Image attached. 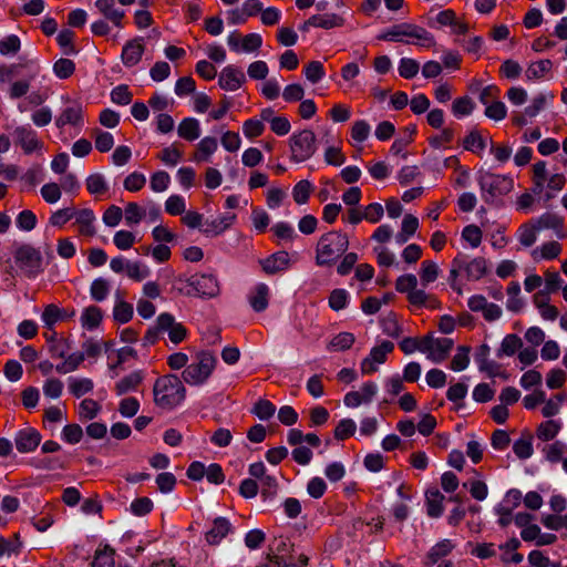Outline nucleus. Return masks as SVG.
<instances>
[{
	"label": "nucleus",
	"mask_w": 567,
	"mask_h": 567,
	"mask_svg": "<svg viewBox=\"0 0 567 567\" xmlns=\"http://www.w3.org/2000/svg\"><path fill=\"white\" fill-rule=\"evenodd\" d=\"M349 247V239L341 231H329L323 234L316 247V264L320 267L333 265Z\"/></svg>",
	"instance_id": "nucleus-2"
},
{
	"label": "nucleus",
	"mask_w": 567,
	"mask_h": 567,
	"mask_svg": "<svg viewBox=\"0 0 567 567\" xmlns=\"http://www.w3.org/2000/svg\"><path fill=\"white\" fill-rule=\"evenodd\" d=\"M560 427V422L555 420L542 422L536 429V436L543 442L551 441L557 436Z\"/></svg>",
	"instance_id": "nucleus-34"
},
{
	"label": "nucleus",
	"mask_w": 567,
	"mask_h": 567,
	"mask_svg": "<svg viewBox=\"0 0 567 567\" xmlns=\"http://www.w3.org/2000/svg\"><path fill=\"white\" fill-rule=\"evenodd\" d=\"M12 135L14 143L23 150L24 154H31L43 147V143L38 138L37 132L30 125L17 126Z\"/></svg>",
	"instance_id": "nucleus-11"
},
{
	"label": "nucleus",
	"mask_w": 567,
	"mask_h": 567,
	"mask_svg": "<svg viewBox=\"0 0 567 567\" xmlns=\"http://www.w3.org/2000/svg\"><path fill=\"white\" fill-rule=\"evenodd\" d=\"M85 185L87 192L96 197L104 196L110 188L105 177L100 173L89 175Z\"/></svg>",
	"instance_id": "nucleus-30"
},
{
	"label": "nucleus",
	"mask_w": 567,
	"mask_h": 567,
	"mask_svg": "<svg viewBox=\"0 0 567 567\" xmlns=\"http://www.w3.org/2000/svg\"><path fill=\"white\" fill-rule=\"evenodd\" d=\"M467 394V385L463 382H457L451 385L446 392V398L451 402L456 404V410L464 406L462 402Z\"/></svg>",
	"instance_id": "nucleus-47"
},
{
	"label": "nucleus",
	"mask_w": 567,
	"mask_h": 567,
	"mask_svg": "<svg viewBox=\"0 0 567 567\" xmlns=\"http://www.w3.org/2000/svg\"><path fill=\"white\" fill-rule=\"evenodd\" d=\"M426 498V513L432 518H437L443 514L444 495L439 489L427 491Z\"/></svg>",
	"instance_id": "nucleus-26"
},
{
	"label": "nucleus",
	"mask_w": 567,
	"mask_h": 567,
	"mask_svg": "<svg viewBox=\"0 0 567 567\" xmlns=\"http://www.w3.org/2000/svg\"><path fill=\"white\" fill-rule=\"evenodd\" d=\"M94 6L105 20L110 21L116 28L123 27L125 12L116 8L115 0H96Z\"/></svg>",
	"instance_id": "nucleus-19"
},
{
	"label": "nucleus",
	"mask_w": 567,
	"mask_h": 567,
	"mask_svg": "<svg viewBox=\"0 0 567 567\" xmlns=\"http://www.w3.org/2000/svg\"><path fill=\"white\" fill-rule=\"evenodd\" d=\"M455 545L450 539H443L435 544L431 549L429 550L426 555L425 565L426 567H432L435 565L441 558L446 557L452 553Z\"/></svg>",
	"instance_id": "nucleus-24"
},
{
	"label": "nucleus",
	"mask_w": 567,
	"mask_h": 567,
	"mask_svg": "<svg viewBox=\"0 0 567 567\" xmlns=\"http://www.w3.org/2000/svg\"><path fill=\"white\" fill-rule=\"evenodd\" d=\"M408 22H403L400 24L392 25L390 29H388L385 32L378 35L379 40L384 41H396V42H404L405 35H408V29H409Z\"/></svg>",
	"instance_id": "nucleus-38"
},
{
	"label": "nucleus",
	"mask_w": 567,
	"mask_h": 567,
	"mask_svg": "<svg viewBox=\"0 0 567 567\" xmlns=\"http://www.w3.org/2000/svg\"><path fill=\"white\" fill-rule=\"evenodd\" d=\"M101 411V405L93 399H84L79 405V416L81 420H92Z\"/></svg>",
	"instance_id": "nucleus-50"
},
{
	"label": "nucleus",
	"mask_w": 567,
	"mask_h": 567,
	"mask_svg": "<svg viewBox=\"0 0 567 567\" xmlns=\"http://www.w3.org/2000/svg\"><path fill=\"white\" fill-rule=\"evenodd\" d=\"M477 181L486 203H492L496 198L507 195L514 187L512 177L491 172H480Z\"/></svg>",
	"instance_id": "nucleus-4"
},
{
	"label": "nucleus",
	"mask_w": 567,
	"mask_h": 567,
	"mask_svg": "<svg viewBox=\"0 0 567 567\" xmlns=\"http://www.w3.org/2000/svg\"><path fill=\"white\" fill-rule=\"evenodd\" d=\"M144 51L143 38H134L124 44L121 60L126 68H133L142 60Z\"/></svg>",
	"instance_id": "nucleus-16"
},
{
	"label": "nucleus",
	"mask_w": 567,
	"mask_h": 567,
	"mask_svg": "<svg viewBox=\"0 0 567 567\" xmlns=\"http://www.w3.org/2000/svg\"><path fill=\"white\" fill-rule=\"evenodd\" d=\"M305 76L311 83H318L324 76V68L320 61H311L303 69Z\"/></svg>",
	"instance_id": "nucleus-58"
},
{
	"label": "nucleus",
	"mask_w": 567,
	"mask_h": 567,
	"mask_svg": "<svg viewBox=\"0 0 567 567\" xmlns=\"http://www.w3.org/2000/svg\"><path fill=\"white\" fill-rule=\"evenodd\" d=\"M538 231L534 220L523 224L518 229V240L524 247H530L535 244Z\"/></svg>",
	"instance_id": "nucleus-41"
},
{
	"label": "nucleus",
	"mask_w": 567,
	"mask_h": 567,
	"mask_svg": "<svg viewBox=\"0 0 567 567\" xmlns=\"http://www.w3.org/2000/svg\"><path fill=\"white\" fill-rule=\"evenodd\" d=\"M102 310L96 306L86 307L81 316V323L84 328L93 330L97 328L102 321Z\"/></svg>",
	"instance_id": "nucleus-35"
},
{
	"label": "nucleus",
	"mask_w": 567,
	"mask_h": 567,
	"mask_svg": "<svg viewBox=\"0 0 567 567\" xmlns=\"http://www.w3.org/2000/svg\"><path fill=\"white\" fill-rule=\"evenodd\" d=\"M439 276V267L432 260H424L420 268L421 284L426 287L429 284L434 282Z\"/></svg>",
	"instance_id": "nucleus-44"
},
{
	"label": "nucleus",
	"mask_w": 567,
	"mask_h": 567,
	"mask_svg": "<svg viewBox=\"0 0 567 567\" xmlns=\"http://www.w3.org/2000/svg\"><path fill=\"white\" fill-rule=\"evenodd\" d=\"M474 107V102L468 96H463L453 102L452 112L456 117H462L470 115Z\"/></svg>",
	"instance_id": "nucleus-56"
},
{
	"label": "nucleus",
	"mask_w": 567,
	"mask_h": 567,
	"mask_svg": "<svg viewBox=\"0 0 567 567\" xmlns=\"http://www.w3.org/2000/svg\"><path fill=\"white\" fill-rule=\"evenodd\" d=\"M153 393L157 406L172 410L184 401L186 389L177 375L166 374L155 381Z\"/></svg>",
	"instance_id": "nucleus-1"
},
{
	"label": "nucleus",
	"mask_w": 567,
	"mask_h": 567,
	"mask_svg": "<svg viewBox=\"0 0 567 567\" xmlns=\"http://www.w3.org/2000/svg\"><path fill=\"white\" fill-rule=\"evenodd\" d=\"M227 44L233 52L251 53L260 49L262 44V38L258 33H249L244 37L238 31H233L227 37Z\"/></svg>",
	"instance_id": "nucleus-10"
},
{
	"label": "nucleus",
	"mask_w": 567,
	"mask_h": 567,
	"mask_svg": "<svg viewBox=\"0 0 567 567\" xmlns=\"http://www.w3.org/2000/svg\"><path fill=\"white\" fill-rule=\"evenodd\" d=\"M537 229H555L563 227V218L557 214L545 213L537 219H533Z\"/></svg>",
	"instance_id": "nucleus-43"
},
{
	"label": "nucleus",
	"mask_w": 567,
	"mask_h": 567,
	"mask_svg": "<svg viewBox=\"0 0 567 567\" xmlns=\"http://www.w3.org/2000/svg\"><path fill=\"white\" fill-rule=\"evenodd\" d=\"M75 223L79 225V233L82 236L92 237L95 235L96 230L94 227L95 215L92 209L84 208L78 212H74Z\"/></svg>",
	"instance_id": "nucleus-22"
},
{
	"label": "nucleus",
	"mask_w": 567,
	"mask_h": 567,
	"mask_svg": "<svg viewBox=\"0 0 567 567\" xmlns=\"http://www.w3.org/2000/svg\"><path fill=\"white\" fill-rule=\"evenodd\" d=\"M133 317V306L126 301H116L113 309V318L118 323H126Z\"/></svg>",
	"instance_id": "nucleus-48"
},
{
	"label": "nucleus",
	"mask_w": 567,
	"mask_h": 567,
	"mask_svg": "<svg viewBox=\"0 0 567 567\" xmlns=\"http://www.w3.org/2000/svg\"><path fill=\"white\" fill-rule=\"evenodd\" d=\"M125 274L132 280L142 281L150 276L151 271L142 261H130Z\"/></svg>",
	"instance_id": "nucleus-51"
},
{
	"label": "nucleus",
	"mask_w": 567,
	"mask_h": 567,
	"mask_svg": "<svg viewBox=\"0 0 567 567\" xmlns=\"http://www.w3.org/2000/svg\"><path fill=\"white\" fill-rule=\"evenodd\" d=\"M523 347L522 339L514 333L507 334L502 343L501 348L497 350V357L502 358L503 355L512 357Z\"/></svg>",
	"instance_id": "nucleus-36"
},
{
	"label": "nucleus",
	"mask_w": 567,
	"mask_h": 567,
	"mask_svg": "<svg viewBox=\"0 0 567 567\" xmlns=\"http://www.w3.org/2000/svg\"><path fill=\"white\" fill-rule=\"evenodd\" d=\"M463 486H468L471 496L476 501H484L488 495L487 485L483 481L471 480L467 483H464Z\"/></svg>",
	"instance_id": "nucleus-60"
},
{
	"label": "nucleus",
	"mask_w": 567,
	"mask_h": 567,
	"mask_svg": "<svg viewBox=\"0 0 567 567\" xmlns=\"http://www.w3.org/2000/svg\"><path fill=\"white\" fill-rule=\"evenodd\" d=\"M143 380L141 371H134L128 375L122 378L115 385V392L117 395H123L130 391L136 390Z\"/></svg>",
	"instance_id": "nucleus-31"
},
{
	"label": "nucleus",
	"mask_w": 567,
	"mask_h": 567,
	"mask_svg": "<svg viewBox=\"0 0 567 567\" xmlns=\"http://www.w3.org/2000/svg\"><path fill=\"white\" fill-rule=\"evenodd\" d=\"M566 451L567 446L560 441H555L554 443L546 445L544 447L546 458L550 463H557L563 461V455L566 453Z\"/></svg>",
	"instance_id": "nucleus-53"
},
{
	"label": "nucleus",
	"mask_w": 567,
	"mask_h": 567,
	"mask_svg": "<svg viewBox=\"0 0 567 567\" xmlns=\"http://www.w3.org/2000/svg\"><path fill=\"white\" fill-rule=\"evenodd\" d=\"M115 550L109 545L97 549L92 561V567H114Z\"/></svg>",
	"instance_id": "nucleus-42"
},
{
	"label": "nucleus",
	"mask_w": 567,
	"mask_h": 567,
	"mask_svg": "<svg viewBox=\"0 0 567 567\" xmlns=\"http://www.w3.org/2000/svg\"><path fill=\"white\" fill-rule=\"evenodd\" d=\"M357 425L351 419H342L334 429V439L344 441L352 436L355 432Z\"/></svg>",
	"instance_id": "nucleus-52"
},
{
	"label": "nucleus",
	"mask_w": 567,
	"mask_h": 567,
	"mask_svg": "<svg viewBox=\"0 0 567 567\" xmlns=\"http://www.w3.org/2000/svg\"><path fill=\"white\" fill-rule=\"evenodd\" d=\"M93 381L89 378H70L69 379V391L75 398H81L84 394L91 392L93 390Z\"/></svg>",
	"instance_id": "nucleus-39"
},
{
	"label": "nucleus",
	"mask_w": 567,
	"mask_h": 567,
	"mask_svg": "<svg viewBox=\"0 0 567 567\" xmlns=\"http://www.w3.org/2000/svg\"><path fill=\"white\" fill-rule=\"evenodd\" d=\"M453 344V340L449 338L435 339L432 350L427 354V358L434 363L443 362L447 358L450 351L452 350Z\"/></svg>",
	"instance_id": "nucleus-25"
},
{
	"label": "nucleus",
	"mask_w": 567,
	"mask_h": 567,
	"mask_svg": "<svg viewBox=\"0 0 567 567\" xmlns=\"http://www.w3.org/2000/svg\"><path fill=\"white\" fill-rule=\"evenodd\" d=\"M269 557L270 561L275 566L282 564L287 559L296 557L293 553V545L290 539L284 536L275 537L269 545Z\"/></svg>",
	"instance_id": "nucleus-12"
},
{
	"label": "nucleus",
	"mask_w": 567,
	"mask_h": 567,
	"mask_svg": "<svg viewBox=\"0 0 567 567\" xmlns=\"http://www.w3.org/2000/svg\"><path fill=\"white\" fill-rule=\"evenodd\" d=\"M408 40H405V43L408 44H415L421 48H432L435 45V38L434 35L429 32L423 27H420L417 24L410 23L408 29Z\"/></svg>",
	"instance_id": "nucleus-20"
},
{
	"label": "nucleus",
	"mask_w": 567,
	"mask_h": 567,
	"mask_svg": "<svg viewBox=\"0 0 567 567\" xmlns=\"http://www.w3.org/2000/svg\"><path fill=\"white\" fill-rule=\"evenodd\" d=\"M533 451V435L528 432L523 433L513 444V452L520 460L529 458Z\"/></svg>",
	"instance_id": "nucleus-32"
},
{
	"label": "nucleus",
	"mask_w": 567,
	"mask_h": 567,
	"mask_svg": "<svg viewBox=\"0 0 567 567\" xmlns=\"http://www.w3.org/2000/svg\"><path fill=\"white\" fill-rule=\"evenodd\" d=\"M185 281L193 289L194 293L199 297L212 298L219 292L218 280L214 275L195 274Z\"/></svg>",
	"instance_id": "nucleus-8"
},
{
	"label": "nucleus",
	"mask_w": 567,
	"mask_h": 567,
	"mask_svg": "<svg viewBox=\"0 0 567 567\" xmlns=\"http://www.w3.org/2000/svg\"><path fill=\"white\" fill-rule=\"evenodd\" d=\"M177 133L179 137L193 142L200 136V124L194 117H186L179 123Z\"/></svg>",
	"instance_id": "nucleus-27"
},
{
	"label": "nucleus",
	"mask_w": 567,
	"mask_h": 567,
	"mask_svg": "<svg viewBox=\"0 0 567 567\" xmlns=\"http://www.w3.org/2000/svg\"><path fill=\"white\" fill-rule=\"evenodd\" d=\"M464 272L468 280H480L487 272V260L484 257L471 258L468 255L458 252L451 262L449 281L455 289L457 277Z\"/></svg>",
	"instance_id": "nucleus-3"
},
{
	"label": "nucleus",
	"mask_w": 567,
	"mask_h": 567,
	"mask_svg": "<svg viewBox=\"0 0 567 567\" xmlns=\"http://www.w3.org/2000/svg\"><path fill=\"white\" fill-rule=\"evenodd\" d=\"M75 71V64L70 59H59L53 65V72L59 79H68Z\"/></svg>",
	"instance_id": "nucleus-63"
},
{
	"label": "nucleus",
	"mask_w": 567,
	"mask_h": 567,
	"mask_svg": "<svg viewBox=\"0 0 567 567\" xmlns=\"http://www.w3.org/2000/svg\"><path fill=\"white\" fill-rule=\"evenodd\" d=\"M349 293L346 289H333L329 296V307L334 311L344 309L348 305Z\"/></svg>",
	"instance_id": "nucleus-54"
},
{
	"label": "nucleus",
	"mask_w": 567,
	"mask_h": 567,
	"mask_svg": "<svg viewBox=\"0 0 567 567\" xmlns=\"http://www.w3.org/2000/svg\"><path fill=\"white\" fill-rule=\"evenodd\" d=\"M235 220L236 215L233 213L220 215L212 220L206 219L200 231L206 236H219L230 228Z\"/></svg>",
	"instance_id": "nucleus-18"
},
{
	"label": "nucleus",
	"mask_w": 567,
	"mask_h": 567,
	"mask_svg": "<svg viewBox=\"0 0 567 567\" xmlns=\"http://www.w3.org/2000/svg\"><path fill=\"white\" fill-rule=\"evenodd\" d=\"M262 271L267 275H276L290 267L289 254L285 250L277 251L267 258L260 259Z\"/></svg>",
	"instance_id": "nucleus-17"
},
{
	"label": "nucleus",
	"mask_w": 567,
	"mask_h": 567,
	"mask_svg": "<svg viewBox=\"0 0 567 567\" xmlns=\"http://www.w3.org/2000/svg\"><path fill=\"white\" fill-rule=\"evenodd\" d=\"M133 94L126 84H120L111 91V100L118 105H127L132 102Z\"/></svg>",
	"instance_id": "nucleus-57"
},
{
	"label": "nucleus",
	"mask_w": 567,
	"mask_h": 567,
	"mask_svg": "<svg viewBox=\"0 0 567 567\" xmlns=\"http://www.w3.org/2000/svg\"><path fill=\"white\" fill-rule=\"evenodd\" d=\"M13 258L22 274L30 279L38 277L43 271L41 251L29 244L17 245Z\"/></svg>",
	"instance_id": "nucleus-5"
},
{
	"label": "nucleus",
	"mask_w": 567,
	"mask_h": 567,
	"mask_svg": "<svg viewBox=\"0 0 567 567\" xmlns=\"http://www.w3.org/2000/svg\"><path fill=\"white\" fill-rule=\"evenodd\" d=\"M275 404L266 399L258 400L251 410V413L264 421L269 420L275 414Z\"/></svg>",
	"instance_id": "nucleus-49"
},
{
	"label": "nucleus",
	"mask_w": 567,
	"mask_h": 567,
	"mask_svg": "<svg viewBox=\"0 0 567 567\" xmlns=\"http://www.w3.org/2000/svg\"><path fill=\"white\" fill-rule=\"evenodd\" d=\"M49 353L53 359H64L68 352L71 350V347L68 340L60 338L59 340H53L48 346Z\"/></svg>",
	"instance_id": "nucleus-64"
},
{
	"label": "nucleus",
	"mask_w": 567,
	"mask_h": 567,
	"mask_svg": "<svg viewBox=\"0 0 567 567\" xmlns=\"http://www.w3.org/2000/svg\"><path fill=\"white\" fill-rule=\"evenodd\" d=\"M312 189V184L308 179H302L298 182L292 189L293 200L298 205L306 204L310 197Z\"/></svg>",
	"instance_id": "nucleus-46"
},
{
	"label": "nucleus",
	"mask_w": 567,
	"mask_h": 567,
	"mask_svg": "<svg viewBox=\"0 0 567 567\" xmlns=\"http://www.w3.org/2000/svg\"><path fill=\"white\" fill-rule=\"evenodd\" d=\"M218 146L217 140L215 137L206 136L197 145V151L194 154V161L196 162H207L209 156L216 152Z\"/></svg>",
	"instance_id": "nucleus-33"
},
{
	"label": "nucleus",
	"mask_w": 567,
	"mask_h": 567,
	"mask_svg": "<svg viewBox=\"0 0 567 567\" xmlns=\"http://www.w3.org/2000/svg\"><path fill=\"white\" fill-rule=\"evenodd\" d=\"M470 347L461 346L457 348V353L453 357L451 361V369L453 371H463L467 368L470 363Z\"/></svg>",
	"instance_id": "nucleus-55"
},
{
	"label": "nucleus",
	"mask_w": 567,
	"mask_h": 567,
	"mask_svg": "<svg viewBox=\"0 0 567 567\" xmlns=\"http://www.w3.org/2000/svg\"><path fill=\"white\" fill-rule=\"evenodd\" d=\"M248 300L255 311L261 312L266 310L269 303V287L264 282L256 285Z\"/></svg>",
	"instance_id": "nucleus-23"
},
{
	"label": "nucleus",
	"mask_w": 567,
	"mask_h": 567,
	"mask_svg": "<svg viewBox=\"0 0 567 567\" xmlns=\"http://www.w3.org/2000/svg\"><path fill=\"white\" fill-rule=\"evenodd\" d=\"M41 439V434L35 429H21L14 437L16 447L20 453L33 452L39 446Z\"/></svg>",
	"instance_id": "nucleus-15"
},
{
	"label": "nucleus",
	"mask_w": 567,
	"mask_h": 567,
	"mask_svg": "<svg viewBox=\"0 0 567 567\" xmlns=\"http://www.w3.org/2000/svg\"><path fill=\"white\" fill-rule=\"evenodd\" d=\"M246 82L241 69L235 65L225 66L218 78V85L225 91H236Z\"/></svg>",
	"instance_id": "nucleus-14"
},
{
	"label": "nucleus",
	"mask_w": 567,
	"mask_h": 567,
	"mask_svg": "<svg viewBox=\"0 0 567 567\" xmlns=\"http://www.w3.org/2000/svg\"><path fill=\"white\" fill-rule=\"evenodd\" d=\"M344 23V19L336 13H327V14H315L310 17L309 24H312L315 28L322 29H332L337 27H342Z\"/></svg>",
	"instance_id": "nucleus-29"
},
{
	"label": "nucleus",
	"mask_w": 567,
	"mask_h": 567,
	"mask_svg": "<svg viewBox=\"0 0 567 567\" xmlns=\"http://www.w3.org/2000/svg\"><path fill=\"white\" fill-rule=\"evenodd\" d=\"M355 341V337L351 332H340L336 334L327 346L329 351H346L350 349Z\"/></svg>",
	"instance_id": "nucleus-37"
},
{
	"label": "nucleus",
	"mask_w": 567,
	"mask_h": 567,
	"mask_svg": "<svg viewBox=\"0 0 567 567\" xmlns=\"http://www.w3.org/2000/svg\"><path fill=\"white\" fill-rule=\"evenodd\" d=\"M394 350L391 341L384 340L379 346L373 347L370 353L361 362L360 369L362 374H372L378 370V365L386 361V357Z\"/></svg>",
	"instance_id": "nucleus-9"
},
{
	"label": "nucleus",
	"mask_w": 567,
	"mask_h": 567,
	"mask_svg": "<svg viewBox=\"0 0 567 567\" xmlns=\"http://www.w3.org/2000/svg\"><path fill=\"white\" fill-rule=\"evenodd\" d=\"M553 68V62L548 59L539 60L532 63L526 70V78L528 80L543 79Z\"/></svg>",
	"instance_id": "nucleus-40"
},
{
	"label": "nucleus",
	"mask_w": 567,
	"mask_h": 567,
	"mask_svg": "<svg viewBox=\"0 0 567 567\" xmlns=\"http://www.w3.org/2000/svg\"><path fill=\"white\" fill-rule=\"evenodd\" d=\"M290 159L295 163H302L313 156L317 152V137L313 131L302 130L293 133L289 138Z\"/></svg>",
	"instance_id": "nucleus-7"
},
{
	"label": "nucleus",
	"mask_w": 567,
	"mask_h": 567,
	"mask_svg": "<svg viewBox=\"0 0 567 567\" xmlns=\"http://www.w3.org/2000/svg\"><path fill=\"white\" fill-rule=\"evenodd\" d=\"M145 216V210L136 203H128L124 209V217L127 225L138 224Z\"/></svg>",
	"instance_id": "nucleus-59"
},
{
	"label": "nucleus",
	"mask_w": 567,
	"mask_h": 567,
	"mask_svg": "<svg viewBox=\"0 0 567 567\" xmlns=\"http://www.w3.org/2000/svg\"><path fill=\"white\" fill-rule=\"evenodd\" d=\"M158 323L159 328L168 333V338L174 344L181 343L187 336L185 326L181 322H176L171 313H161L158 316Z\"/></svg>",
	"instance_id": "nucleus-13"
},
{
	"label": "nucleus",
	"mask_w": 567,
	"mask_h": 567,
	"mask_svg": "<svg viewBox=\"0 0 567 567\" xmlns=\"http://www.w3.org/2000/svg\"><path fill=\"white\" fill-rule=\"evenodd\" d=\"M90 293L93 300L103 301L110 293V282L105 278H96L90 287Z\"/></svg>",
	"instance_id": "nucleus-45"
},
{
	"label": "nucleus",
	"mask_w": 567,
	"mask_h": 567,
	"mask_svg": "<svg viewBox=\"0 0 567 567\" xmlns=\"http://www.w3.org/2000/svg\"><path fill=\"white\" fill-rule=\"evenodd\" d=\"M82 123V107L80 105H72L64 109L55 120V125L61 128L68 124L79 125Z\"/></svg>",
	"instance_id": "nucleus-28"
},
{
	"label": "nucleus",
	"mask_w": 567,
	"mask_h": 567,
	"mask_svg": "<svg viewBox=\"0 0 567 567\" xmlns=\"http://www.w3.org/2000/svg\"><path fill=\"white\" fill-rule=\"evenodd\" d=\"M196 360V362L188 364L182 373L183 380L189 385L204 384L216 365V358L209 351L199 352Z\"/></svg>",
	"instance_id": "nucleus-6"
},
{
	"label": "nucleus",
	"mask_w": 567,
	"mask_h": 567,
	"mask_svg": "<svg viewBox=\"0 0 567 567\" xmlns=\"http://www.w3.org/2000/svg\"><path fill=\"white\" fill-rule=\"evenodd\" d=\"M420 70V64L416 60L410 58H402L399 64V74L404 79L414 78Z\"/></svg>",
	"instance_id": "nucleus-61"
},
{
	"label": "nucleus",
	"mask_w": 567,
	"mask_h": 567,
	"mask_svg": "<svg viewBox=\"0 0 567 567\" xmlns=\"http://www.w3.org/2000/svg\"><path fill=\"white\" fill-rule=\"evenodd\" d=\"M231 530V524L225 517H217L213 526L206 532L205 539L209 545H218Z\"/></svg>",
	"instance_id": "nucleus-21"
},
{
	"label": "nucleus",
	"mask_w": 567,
	"mask_h": 567,
	"mask_svg": "<svg viewBox=\"0 0 567 567\" xmlns=\"http://www.w3.org/2000/svg\"><path fill=\"white\" fill-rule=\"evenodd\" d=\"M171 177L167 172L158 171L151 176L150 186L153 192L161 193L168 188Z\"/></svg>",
	"instance_id": "nucleus-62"
}]
</instances>
